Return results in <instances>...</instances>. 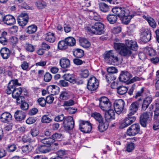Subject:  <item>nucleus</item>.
<instances>
[{
	"label": "nucleus",
	"mask_w": 159,
	"mask_h": 159,
	"mask_svg": "<svg viewBox=\"0 0 159 159\" xmlns=\"http://www.w3.org/2000/svg\"><path fill=\"white\" fill-rule=\"evenodd\" d=\"M104 25L102 23L98 22L93 25L89 24L87 30L90 33L96 35L104 34Z\"/></svg>",
	"instance_id": "1"
},
{
	"label": "nucleus",
	"mask_w": 159,
	"mask_h": 159,
	"mask_svg": "<svg viewBox=\"0 0 159 159\" xmlns=\"http://www.w3.org/2000/svg\"><path fill=\"white\" fill-rule=\"evenodd\" d=\"M99 85V82L98 79L94 76L91 77L88 80L87 88L91 91L96 90Z\"/></svg>",
	"instance_id": "2"
},
{
	"label": "nucleus",
	"mask_w": 159,
	"mask_h": 159,
	"mask_svg": "<svg viewBox=\"0 0 159 159\" xmlns=\"http://www.w3.org/2000/svg\"><path fill=\"white\" fill-rule=\"evenodd\" d=\"M152 113L145 112L142 114L140 117L139 122L141 125L143 127H146L147 124L152 120Z\"/></svg>",
	"instance_id": "3"
},
{
	"label": "nucleus",
	"mask_w": 159,
	"mask_h": 159,
	"mask_svg": "<svg viewBox=\"0 0 159 159\" xmlns=\"http://www.w3.org/2000/svg\"><path fill=\"white\" fill-rule=\"evenodd\" d=\"M79 122V129L85 133H89L92 129V126L89 121L80 120Z\"/></svg>",
	"instance_id": "4"
},
{
	"label": "nucleus",
	"mask_w": 159,
	"mask_h": 159,
	"mask_svg": "<svg viewBox=\"0 0 159 159\" xmlns=\"http://www.w3.org/2000/svg\"><path fill=\"white\" fill-rule=\"evenodd\" d=\"M112 12L120 18L124 16H127L129 14V10L127 8L120 7H115L112 9Z\"/></svg>",
	"instance_id": "5"
},
{
	"label": "nucleus",
	"mask_w": 159,
	"mask_h": 159,
	"mask_svg": "<svg viewBox=\"0 0 159 159\" xmlns=\"http://www.w3.org/2000/svg\"><path fill=\"white\" fill-rule=\"evenodd\" d=\"M99 107L102 110L104 111H107L111 108V103L106 97H102L99 98Z\"/></svg>",
	"instance_id": "6"
},
{
	"label": "nucleus",
	"mask_w": 159,
	"mask_h": 159,
	"mask_svg": "<svg viewBox=\"0 0 159 159\" xmlns=\"http://www.w3.org/2000/svg\"><path fill=\"white\" fill-rule=\"evenodd\" d=\"M133 115H129V113L127 115V116L125 118L120 126V129H123L130 125L135 121L136 118L135 116H132Z\"/></svg>",
	"instance_id": "7"
},
{
	"label": "nucleus",
	"mask_w": 159,
	"mask_h": 159,
	"mask_svg": "<svg viewBox=\"0 0 159 159\" xmlns=\"http://www.w3.org/2000/svg\"><path fill=\"white\" fill-rule=\"evenodd\" d=\"M140 131V127L139 124L135 123L131 125L127 130L126 134L129 136H134L138 134Z\"/></svg>",
	"instance_id": "8"
},
{
	"label": "nucleus",
	"mask_w": 159,
	"mask_h": 159,
	"mask_svg": "<svg viewBox=\"0 0 159 159\" xmlns=\"http://www.w3.org/2000/svg\"><path fill=\"white\" fill-rule=\"evenodd\" d=\"M125 102L122 99L116 100L114 103V109L116 112L118 114H120L123 111Z\"/></svg>",
	"instance_id": "9"
},
{
	"label": "nucleus",
	"mask_w": 159,
	"mask_h": 159,
	"mask_svg": "<svg viewBox=\"0 0 159 159\" xmlns=\"http://www.w3.org/2000/svg\"><path fill=\"white\" fill-rule=\"evenodd\" d=\"M21 85V84L18 82L17 79L11 80L9 83L6 90L7 93L8 94H12L16 87Z\"/></svg>",
	"instance_id": "10"
},
{
	"label": "nucleus",
	"mask_w": 159,
	"mask_h": 159,
	"mask_svg": "<svg viewBox=\"0 0 159 159\" xmlns=\"http://www.w3.org/2000/svg\"><path fill=\"white\" fill-rule=\"evenodd\" d=\"M63 124L66 130H69L72 129L75 124L73 118L71 116L66 118L63 121Z\"/></svg>",
	"instance_id": "11"
},
{
	"label": "nucleus",
	"mask_w": 159,
	"mask_h": 159,
	"mask_svg": "<svg viewBox=\"0 0 159 159\" xmlns=\"http://www.w3.org/2000/svg\"><path fill=\"white\" fill-rule=\"evenodd\" d=\"M105 58L109 60L111 64L113 65H118L119 63V61L118 57L115 56L113 53L111 51H109L106 54Z\"/></svg>",
	"instance_id": "12"
},
{
	"label": "nucleus",
	"mask_w": 159,
	"mask_h": 159,
	"mask_svg": "<svg viewBox=\"0 0 159 159\" xmlns=\"http://www.w3.org/2000/svg\"><path fill=\"white\" fill-rule=\"evenodd\" d=\"M29 19V16L27 13H22L17 17L18 23L20 26L23 27L27 24Z\"/></svg>",
	"instance_id": "13"
},
{
	"label": "nucleus",
	"mask_w": 159,
	"mask_h": 159,
	"mask_svg": "<svg viewBox=\"0 0 159 159\" xmlns=\"http://www.w3.org/2000/svg\"><path fill=\"white\" fill-rule=\"evenodd\" d=\"M151 31L148 29L141 33L140 40L144 43H147L151 39Z\"/></svg>",
	"instance_id": "14"
},
{
	"label": "nucleus",
	"mask_w": 159,
	"mask_h": 159,
	"mask_svg": "<svg viewBox=\"0 0 159 159\" xmlns=\"http://www.w3.org/2000/svg\"><path fill=\"white\" fill-rule=\"evenodd\" d=\"M2 18L4 23L8 25H13L16 23L15 19L11 15L9 14L5 16H2Z\"/></svg>",
	"instance_id": "15"
},
{
	"label": "nucleus",
	"mask_w": 159,
	"mask_h": 159,
	"mask_svg": "<svg viewBox=\"0 0 159 159\" xmlns=\"http://www.w3.org/2000/svg\"><path fill=\"white\" fill-rule=\"evenodd\" d=\"M132 77L131 75L126 71H122L121 72L119 78V80L123 82H128Z\"/></svg>",
	"instance_id": "16"
},
{
	"label": "nucleus",
	"mask_w": 159,
	"mask_h": 159,
	"mask_svg": "<svg viewBox=\"0 0 159 159\" xmlns=\"http://www.w3.org/2000/svg\"><path fill=\"white\" fill-rule=\"evenodd\" d=\"M152 101V98L151 96H148L144 98L142 104V111H146Z\"/></svg>",
	"instance_id": "17"
},
{
	"label": "nucleus",
	"mask_w": 159,
	"mask_h": 159,
	"mask_svg": "<svg viewBox=\"0 0 159 159\" xmlns=\"http://www.w3.org/2000/svg\"><path fill=\"white\" fill-rule=\"evenodd\" d=\"M125 45L130 50H136L138 48L137 43L135 41L127 39L125 41Z\"/></svg>",
	"instance_id": "18"
},
{
	"label": "nucleus",
	"mask_w": 159,
	"mask_h": 159,
	"mask_svg": "<svg viewBox=\"0 0 159 159\" xmlns=\"http://www.w3.org/2000/svg\"><path fill=\"white\" fill-rule=\"evenodd\" d=\"M1 57L4 59H8L11 56V51L8 48H2L0 51Z\"/></svg>",
	"instance_id": "19"
},
{
	"label": "nucleus",
	"mask_w": 159,
	"mask_h": 159,
	"mask_svg": "<svg viewBox=\"0 0 159 159\" xmlns=\"http://www.w3.org/2000/svg\"><path fill=\"white\" fill-rule=\"evenodd\" d=\"M59 64L61 67L64 69L68 68L70 66V60L66 57L61 58L59 61Z\"/></svg>",
	"instance_id": "20"
},
{
	"label": "nucleus",
	"mask_w": 159,
	"mask_h": 159,
	"mask_svg": "<svg viewBox=\"0 0 159 159\" xmlns=\"http://www.w3.org/2000/svg\"><path fill=\"white\" fill-rule=\"evenodd\" d=\"M139 105V103L138 101H136L132 102L129 108V115L132 114L134 115L136 113L138 110Z\"/></svg>",
	"instance_id": "21"
},
{
	"label": "nucleus",
	"mask_w": 159,
	"mask_h": 159,
	"mask_svg": "<svg viewBox=\"0 0 159 159\" xmlns=\"http://www.w3.org/2000/svg\"><path fill=\"white\" fill-rule=\"evenodd\" d=\"M12 116L9 112H5L1 115L0 119L2 122L7 123L11 120Z\"/></svg>",
	"instance_id": "22"
},
{
	"label": "nucleus",
	"mask_w": 159,
	"mask_h": 159,
	"mask_svg": "<svg viewBox=\"0 0 159 159\" xmlns=\"http://www.w3.org/2000/svg\"><path fill=\"white\" fill-rule=\"evenodd\" d=\"M14 117L16 120L20 121L25 119L26 115L24 112L22 111L17 110L15 113Z\"/></svg>",
	"instance_id": "23"
},
{
	"label": "nucleus",
	"mask_w": 159,
	"mask_h": 159,
	"mask_svg": "<svg viewBox=\"0 0 159 159\" xmlns=\"http://www.w3.org/2000/svg\"><path fill=\"white\" fill-rule=\"evenodd\" d=\"M105 113V120L107 121H110L115 118V113L114 111L111 110V108L109 110H107Z\"/></svg>",
	"instance_id": "24"
},
{
	"label": "nucleus",
	"mask_w": 159,
	"mask_h": 159,
	"mask_svg": "<svg viewBox=\"0 0 159 159\" xmlns=\"http://www.w3.org/2000/svg\"><path fill=\"white\" fill-rule=\"evenodd\" d=\"M6 151L10 153L14 152L17 149V145L14 143L8 144L5 147Z\"/></svg>",
	"instance_id": "25"
},
{
	"label": "nucleus",
	"mask_w": 159,
	"mask_h": 159,
	"mask_svg": "<svg viewBox=\"0 0 159 159\" xmlns=\"http://www.w3.org/2000/svg\"><path fill=\"white\" fill-rule=\"evenodd\" d=\"M60 88L55 85H51L48 88V92L51 95H56L59 92Z\"/></svg>",
	"instance_id": "26"
},
{
	"label": "nucleus",
	"mask_w": 159,
	"mask_h": 159,
	"mask_svg": "<svg viewBox=\"0 0 159 159\" xmlns=\"http://www.w3.org/2000/svg\"><path fill=\"white\" fill-rule=\"evenodd\" d=\"M106 18L111 24H115L117 22L118 20V18L116 15L115 14H109L107 16Z\"/></svg>",
	"instance_id": "27"
},
{
	"label": "nucleus",
	"mask_w": 159,
	"mask_h": 159,
	"mask_svg": "<svg viewBox=\"0 0 159 159\" xmlns=\"http://www.w3.org/2000/svg\"><path fill=\"white\" fill-rule=\"evenodd\" d=\"M98 128L99 131L101 132L105 131L108 128V123L107 121H104V120L99 122Z\"/></svg>",
	"instance_id": "28"
},
{
	"label": "nucleus",
	"mask_w": 159,
	"mask_h": 159,
	"mask_svg": "<svg viewBox=\"0 0 159 159\" xmlns=\"http://www.w3.org/2000/svg\"><path fill=\"white\" fill-rule=\"evenodd\" d=\"M63 78L66 81L73 84L75 83V79L74 74H66L63 75Z\"/></svg>",
	"instance_id": "29"
},
{
	"label": "nucleus",
	"mask_w": 159,
	"mask_h": 159,
	"mask_svg": "<svg viewBox=\"0 0 159 159\" xmlns=\"http://www.w3.org/2000/svg\"><path fill=\"white\" fill-rule=\"evenodd\" d=\"M56 37L55 34L51 32L46 34L45 40L50 43H53L55 40Z\"/></svg>",
	"instance_id": "30"
},
{
	"label": "nucleus",
	"mask_w": 159,
	"mask_h": 159,
	"mask_svg": "<svg viewBox=\"0 0 159 159\" xmlns=\"http://www.w3.org/2000/svg\"><path fill=\"white\" fill-rule=\"evenodd\" d=\"M79 43L81 46L84 48H88L90 46V43L86 39L84 38H80Z\"/></svg>",
	"instance_id": "31"
},
{
	"label": "nucleus",
	"mask_w": 159,
	"mask_h": 159,
	"mask_svg": "<svg viewBox=\"0 0 159 159\" xmlns=\"http://www.w3.org/2000/svg\"><path fill=\"white\" fill-rule=\"evenodd\" d=\"M37 30V26L33 24L27 27L25 29V31L27 33L31 34L35 33Z\"/></svg>",
	"instance_id": "32"
},
{
	"label": "nucleus",
	"mask_w": 159,
	"mask_h": 159,
	"mask_svg": "<svg viewBox=\"0 0 159 159\" xmlns=\"http://www.w3.org/2000/svg\"><path fill=\"white\" fill-rule=\"evenodd\" d=\"M132 52L125 45L122 50L119 52L120 54L124 57H129L130 56Z\"/></svg>",
	"instance_id": "33"
},
{
	"label": "nucleus",
	"mask_w": 159,
	"mask_h": 159,
	"mask_svg": "<svg viewBox=\"0 0 159 159\" xmlns=\"http://www.w3.org/2000/svg\"><path fill=\"white\" fill-rule=\"evenodd\" d=\"M74 56L77 58H80L83 56L84 52L83 50L80 48H76L73 51Z\"/></svg>",
	"instance_id": "34"
},
{
	"label": "nucleus",
	"mask_w": 159,
	"mask_h": 159,
	"mask_svg": "<svg viewBox=\"0 0 159 159\" xmlns=\"http://www.w3.org/2000/svg\"><path fill=\"white\" fill-rule=\"evenodd\" d=\"M68 46H74L76 44V40L73 37H69L65 39Z\"/></svg>",
	"instance_id": "35"
},
{
	"label": "nucleus",
	"mask_w": 159,
	"mask_h": 159,
	"mask_svg": "<svg viewBox=\"0 0 159 159\" xmlns=\"http://www.w3.org/2000/svg\"><path fill=\"white\" fill-rule=\"evenodd\" d=\"M99 7L100 10L102 12H108L110 10L109 6L104 2H101L99 4Z\"/></svg>",
	"instance_id": "36"
},
{
	"label": "nucleus",
	"mask_w": 159,
	"mask_h": 159,
	"mask_svg": "<svg viewBox=\"0 0 159 159\" xmlns=\"http://www.w3.org/2000/svg\"><path fill=\"white\" fill-rule=\"evenodd\" d=\"M92 117H93L98 123L103 121V118L101 114L97 112H95L91 114Z\"/></svg>",
	"instance_id": "37"
},
{
	"label": "nucleus",
	"mask_w": 159,
	"mask_h": 159,
	"mask_svg": "<svg viewBox=\"0 0 159 159\" xmlns=\"http://www.w3.org/2000/svg\"><path fill=\"white\" fill-rule=\"evenodd\" d=\"M22 92V89L21 87H16L14 92L12 94V97L13 98H16L20 96Z\"/></svg>",
	"instance_id": "38"
},
{
	"label": "nucleus",
	"mask_w": 159,
	"mask_h": 159,
	"mask_svg": "<svg viewBox=\"0 0 159 159\" xmlns=\"http://www.w3.org/2000/svg\"><path fill=\"white\" fill-rule=\"evenodd\" d=\"M68 48L66 40H62L59 42L58 43V48L60 50H65Z\"/></svg>",
	"instance_id": "39"
},
{
	"label": "nucleus",
	"mask_w": 159,
	"mask_h": 159,
	"mask_svg": "<svg viewBox=\"0 0 159 159\" xmlns=\"http://www.w3.org/2000/svg\"><path fill=\"white\" fill-rule=\"evenodd\" d=\"M128 89L127 87L120 86L117 88V93L120 95H123L125 94L127 92Z\"/></svg>",
	"instance_id": "40"
},
{
	"label": "nucleus",
	"mask_w": 159,
	"mask_h": 159,
	"mask_svg": "<svg viewBox=\"0 0 159 159\" xmlns=\"http://www.w3.org/2000/svg\"><path fill=\"white\" fill-rule=\"evenodd\" d=\"M107 81L108 83H110L112 80H115L116 77L113 74L108 73L105 75Z\"/></svg>",
	"instance_id": "41"
},
{
	"label": "nucleus",
	"mask_w": 159,
	"mask_h": 159,
	"mask_svg": "<svg viewBox=\"0 0 159 159\" xmlns=\"http://www.w3.org/2000/svg\"><path fill=\"white\" fill-rule=\"evenodd\" d=\"M25 50L28 52H33L34 50V47L31 44L26 43L24 45Z\"/></svg>",
	"instance_id": "42"
},
{
	"label": "nucleus",
	"mask_w": 159,
	"mask_h": 159,
	"mask_svg": "<svg viewBox=\"0 0 159 159\" xmlns=\"http://www.w3.org/2000/svg\"><path fill=\"white\" fill-rule=\"evenodd\" d=\"M52 138L54 140V142L56 141H60L63 138L62 135L61 134L55 133L51 136Z\"/></svg>",
	"instance_id": "43"
},
{
	"label": "nucleus",
	"mask_w": 159,
	"mask_h": 159,
	"mask_svg": "<svg viewBox=\"0 0 159 159\" xmlns=\"http://www.w3.org/2000/svg\"><path fill=\"white\" fill-rule=\"evenodd\" d=\"M125 45H125L124 43H115L114 44V47L116 50L119 51L120 52L122 50Z\"/></svg>",
	"instance_id": "44"
},
{
	"label": "nucleus",
	"mask_w": 159,
	"mask_h": 159,
	"mask_svg": "<svg viewBox=\"0 0 159 159\" xmlns=\"http://www.w3.org/2000/svg\"><path fill=\"white\" fill-rule=\"evenodd\" d=\"M52 121V120L49 115H45L41 118V122L43 123H49Z\"/></svg>",
	"instance_id": "45"
},
{
	"label": "nucleus",
	"mask_w": 159,
	"mask_h": 159,
	"mask_svg": "<svg viewBox=\"0 0 159 159\" xmlns=\"http://www.w3.org/2000/svg\"><path fill=\"white\" fill-rule=\"evenodd\" d=\"M69 95L67 92L62 91L60 94L59 98L62 100H66L69 98Z\"/></svg>",
	"instance_id": "46"
},
{
	"label": "nucleus",
	"mask_w": 159,
	"mask_h": 159,
	"mask_svg": "<svg viewBox=\"0 0 159 159\" xmlns=\"http://www.w3.org/2000/svg\"><path fill=\"white\" fill-rule=\"evenodd\" d=\"M38 8L39 9H42L46 6V3L43 1H39L36 2L35 4Z\"/></svg>",
	"instance_id": "47"
},
{
	"label": "nucleus",
	"mask_w": 159,
	"mask_h": 159,
	"mask_svg": "<svg viewBox=\"0 0 159 159\" xmlns=\"http://www.w3.org/2000/svg\"><path fill=\"white\" fill-rule=\"evenodd\" d=\"M52 75L49 72H46L43 76V80L46 82H50L52 79Z\"/></svg>",
	"instance_id": "48"
},
{
	"label": "nucleus",
	"mask_w": 159,
	"mask_h": 159,
	"mask_svg": "<svg viewBox=\"0 0 159 159\" xmlns=\"http://www.w3.org/2000/svg\"><path fill=\"white\" fill-rule=\"evenodd\" d=\"M134 148L135 145L134 143H128L126 145V151L128 152H130L134 149Z\"/></svg>",
	"instance_id": "49"
},
{
	"label": "nucleus",
	"mask_w": 159,
	"mask_h": 159,
	"mask_svg": "<svg viewBox=\"0 0 159 159\" xmlns=\"http://www.w3.org/2000/svg\"><path fill=\"white\" fill-rule=\"evenodd\" d=\"M144 87H142L140 91H138L137 92L135 93V95L133 96V98L137 99L138 97L142 96L143 95V93L144 91Z\"/></svg>",
	"instance_id": "50"
},
{
	"label": "nucleus",
	"mask_w": 159,
	"mask_h": 159,
	"mask_svg": "<svg viewBox=\"0 0 159 159\" xmlns=\"http://www.w3.org/2000/svg\"><path fill=\"white\" fill-rule=\"evenodd\" d=\"M37 120L36 117H29L26 120V123L28 124L31 125L34 123Z\"/></svg>",
	"instance_id": "51"
},
{
	"label": "nucleus",
	"mask_w": 159,
	"mask_h": 159,
	"mask_svg": "<svg viewBox=\"0 0 159 159\" xmlns=\"http://www.w3.org/2000/svg\"><path fill=\"white\" fill-rule=\"evenodd\" d=\"M39 133V130L36 128H34L30 130V134L33 137L37 136Z\"/></svg>",
	"instance_id": "52"
},
{
	"label": "nucleus",
	"mask_w": 159,
	"mask_h": 159,
	"mask_svg": "<svg viewBox=\"0 0 159 159\" xmlns=\"http://www.w3.org/2000/svg\"><path fill=\"white\" fill-rule=\"evenodd\" d=\"M10 42L13 45H14L17 44L18 42V39L15 36L11 37L9 39Z\"/></svg>",
	"instance_id": "53"
},
{
	"label": "nucleus",
	"mask_w": 159,
	"mask_h": 159,
	"mask_svg": "<svg viewBox=\"0 0 159 159\" xmlns=\"http://www.w3.org/2000/svg\"><path fill=\"white\" fill-rule=\"evenodd\" d=\"M65 118L64 115L62 114L56 116L54 118V120L57 122L63 121L65 119Z\"/></svg>",
	"instance_id": "54"
},
{
	"label": "nucleus",
	"mask_w": 159,
	"mask_h": 159,
	"mask_svg": "<svg viewBox=\"0 0 159 159\" xmlns=\"http://www.w3.org/2000/svg\"><path fill=\"white\" fill-rule=\"evenodd\" d=\"M20 104H21L20 108L22 110L24 111H26L28 109L29 105L25 101L21 102Z\"/></svg>",
	"instance_id": "55"
},
{
	"label": "nucleus",
	"mask_w": 159,
	"mask_h": 159,
	"mask_svg": "<svg viewBox=\"0 0 159 159\" xmlns=\"http://www.w3.org/2000/svg\"><path fill=\"white\" fill-rule=\"evenodd\" d=\"M66 80H61L58 83V84L61 87H68L69 85V83Z\"/></svg>",
	"instance_id": "56"
},
{
	"label": "nucleus",
	"mask_w": 159,
	"mask_h": 159,
	"mask_svg": "<svg viewBox=\"0 0 159 159\" xmlns=\"http://www.w3.org/2000/svg\"><path fill=\"white\" fill-rule=\"evenodd\" d=\"M107 71L108 73L113 74L116 73L118 70L115 67L111 66L109 67L107 69Z\"/></svg>",
	"instance_id": "57"
},
{
	"label": "nucleus",
	"mask_w": 159,
	"mask_h": 159,
	"mask_svg": "<svg viewBox=\"0 0 159 159\" xmlns=\"http://www.w3.org/2000/svg\"><path fill=\"white\" fill-rule=\"evenodd\" d=\"M38 149L39 152L40 153H46L49 152V151L47 149L45 146H41L38 147Z\"/></svg>",
	"instance_id": "58"
},
{
	"label": "nucleus",
	"mask_w": 159,
	"mask_h": 159,
	"mask_svg": "<svg viewBox=\"0 0 159 159\" xmlns=\"http://www.w3.org/2000/svg\"><path fill=\"white\" fill-rule=\"evenodd\" d=\"M37 101L39 105L41 107H44L45 106L46 102L45 99L44 98H39L38 99Z\"/></svg>",
	"instance_id": "59"
},
{
	"label": "nucleus",
	"mask_w": 159,
	"mask_h": 159,
	"mask_svg": "<svg viewBox=\"0 0 159 159\" xmlns=\"http://www.w3.org/2000/svg\"><path fill=\"white\" fill-rule=\"evenodd\" d=\"M121 18H122V21L123 23L125 25L128 24L130 22L131 19L130 17L128 16V15L124 16Z\"/></svg>",
	"instance_id": "60"
},
{
	"label": "nucleus",
	"mask_w": 159,
	"mask_h": 159,
	"mask_svg": "<svg viewBox=\"0 0 159 159\" xmlns=\"http://www.w3.org/2000/svg\"><path fill=\"white\" fill-rule=\"evenodd\" d=\"M29 66V63L26 61L22 62L21 65V68L24 70H27Z\"/></svg>",
	"instance_id": "61"
},
{
	"label": "nucleus",
	"mask_w": 159,
	"mask_h": 159,
	"mask_svg": "<svg viewBox=\"0 0 159 159\" xmlns=\"http://www.w3.org/2000/svg\"><path fill=\"white\" fill-rule=\"evenodd\" d=\"M74 104V102L73 100L70 99L67 101L64 102L63 104V106H70L73 105Z\"/></svg>",
	"instance_id": "62"
},
{
	"label": "nucleus",
	"mask_w": 159,
	"mask_h": 159,
	"mask_svg": "<svg viewBox=\"0 0 159 159\" xmlns=\"http://www.w3.org/2000/svg\"><path fill=\"white\" fill-rule=\"evenodd\" d=\"M73 62L75 64L77 65H80L83 63H85L84 61H83L81 60L78 58H75L73 59Z\"/></svg>",
	"instance_id": "63"
},
{
	"label": "nucleus",
	"mask_w": 159,
	"mask_h": 159,
	"mask_svg": "<svg viewBox=\"0 0 159 159\" xmlns=\"http://www.w3.org/2000/svg\"><path fill=\"white\" fill-rule=\"evenodd\" d=\"M149 25L153 28H155L156 26V23L154 20L152 18H150L148 22Z\"/></svg>",
	"instance_id": "64"
}]
</instances>
